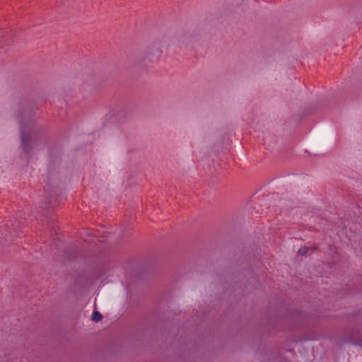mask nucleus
<instances>
[{
  "label": "nucleus",
  "mask_w": 362,
  "mask_h": 362,
  "mask_svg": "<svg viewBox=\"0 0 362 362\" xmlns=\"http://www.w3.org/2000/svg\"><path fill=\"white\" fill-rule=\"evenodd\" d=\"M103 315L98 311H94L92 314V320L94 322H99L102 320Z\"/></svg>",
  "instance_id": "obj_2"
},
{
  "label": "nucleus",
  "mask_w": 362,
  "mask_h": 362,
  "mask_svg": "<svg viewBox=\"0 0 362 362\" xmlns=\"http://www.w3.org/2000/svg\"><path fill=\"white\" fill-rule=\"evenodd\" d=\"M21 139H22V148L24 151L28 152L30 148V138L31 133L30 131V127H25L21 122Z\"/></svg>",
  "instance_id": "obj_1"
},
{
  "label": "nucleus",
  "mask_w": 362,
  "mask_h": 362,
  "mask_svg": "<svg viewBox=\"0 0 362 362\" xmlns=\"http://www.w3.org/2000/svg\"><path fill=\"white\" fill-rule=\"evenodd\" d=\"M308 250L309 248L307 247H302L298 250V255L302 256L305 255L308 253Z\"/></svg>",
  "instance_id": "obj_3"
}]
</instances>
